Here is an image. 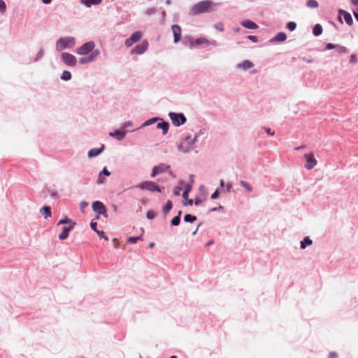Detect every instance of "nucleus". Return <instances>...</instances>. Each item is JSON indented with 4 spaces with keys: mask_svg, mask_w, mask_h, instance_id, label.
Instances as JSON below:
<instances>
[{
    "mask_svg": "<svg viewBox=\"0 0 358 358\" xmlns=\"http://www.w3.org/2000/svg\"><path fill=\"white\" fill-rule=\"evenodd\" d=\"M166 3H167V4H169V3H170V1H166Z\"/></svg>",
    "mask_w": 358,
    "mask_h": 358,
    "instance_id": "obj_61",
    "label": "nucleus"
},
{
    "mask_svg": "<svg viewBox=\"0 0 358 358\" xmlns=\"http://www.w3.org/2000/svg\"><path fill=\"white\" fill-rule=\"evenodd\" d=\"M201 203V200L199 199H196L195 201H194V204L196 206L199 205Z\"/></svg>",
    "mask_w": 358,
    "mask_h": 358,
    "instance_id": "obj_53",
    "label": "nucleus"
},
{
    "mask_svg": "<svg viewBox=\"0 0 358 358\" xmlns=\"http://www.w3.org/2000/svg\"><path fill=\"white\" fill-rule=\"evenodd\" d=\"M141 238V236H138V237H129L127 238V242H129V243H135L137 242L138 240H140Z\"/></svg>",
    "mask_w": 358,
    "mask_h": 358,
    "instance_id": "obj_38",
    "label": "nucleus"
},
{
    "mask_svg": "<svg viewBox=\"0 0 358 358\" xmlns=\"http://www.w3.org/2000/svg\"><path fill=\"white\" fill-rule=\"evenodd\" d=\"M303 157L306 161V164L305 165L306 169L310 170L317 165V162L315 159V156L313 153L305 154L303 155Z\"/></svg>",
    "mask_w": 358,
    "mask_h": 358,
    "instance_id": "obj_7",
    "label": "nucleus"
},
{
    "mask_svg": "<svg viewBox=\"0 0 358 358\" xmlns=\"http://www.w3.org/2000/svg\"><path fill=\"white\" fill-rule=\"evenodd\" d=\"M96 226H97V223L96 222H94V221H92L91 223H90V227L91 228L95 231L96 232V231H98L96 229Z\"/></svg>",
    "mask_w": 358,
    "mask_h": 358,
    "instance_id": "obj_43",
    "label": "nucleus"
},
{
    "mask_svg": "<svg viewBox=\"0 0 358 358\" xmlns=\"http://www.w3.org/2000/svg\"><path fill=\"white\" fill-rule=\"evenodd\" d=\"M141 358H142V357H141Z\"/></svg>",
    "mask_w": 358,
    "mask_h": 358,
    "instance_id": "obj_63",
    "label": "nucleus"
},
{
    "mask_svg": "<svg viewBox=\"0 0 358 358\" xmlns=\"http://www.w3.org/2000/svg\"><path fill=\"white\" fill-rule=\"evenodd\" d=\"M154 246H155V243H153V242L150 243L149 245V247L151 248H153Z\"/></svg>",
    "mask_w": 358,
    "mask_h": 358,
    "instance_id": "obj_57",
    "label": "nucleus"
},
{
    "mask_svg": "<svg viewBox=\"0 0 358 358\" xmlns=\"http://www.w3.org/2000/svg\"><path fill=\"white\" fill-rule=\"evenodd\" d=\"M287 35L284 32H280L271 40V41L282 42L285 41Z\"/></svg>",
    "mask_w": 358,
    "mask_h": 358,
    "instance_id": "obj_21",
    "label": "nucleus"
},
{
    "mask_svg": "<svg viewBox=\"0 0 358 358\" xmlns=\"http://www.w3.org/2000/svg\"><path fill=\"white\" fill-rule=\"evenodd\" d=\"M191 186H187L185 189V190L184 191L183 194H182V197L184 199H187L188 197V194H189V192L191 191Z\"/></svg>",
    "mask_w": 358,
    "mask_h": 358,
    "instance_id": "obj_35",
    "label": "nucleus"
},
{
    "mask_svg": "<svg viewBox=\"0 0 358 358\" xmlns=\"http://www.w3.org/2000/svg\"><path fill=\"white\" fill-rule=\"evenodd\" d=\"M182 141H185V143L192 146V145L194 144V143L195 141V138L194 139H192L190 136H187L185 138V139Z\"/></svg>",
    "mask_w": 358,
    "mask_h": 358,
    "instance_id": "obj_32",
    "label": "nucleus"
},
{
    "mask_svg": "<svg viewBox=\"0 0 358 358\" xmlns=\"http://www.w3.org/2000/svg\"><path fill=\"white\" fill-rule=\"evenodd\" d=\"M94 43L89 41L84 43L76 50L77 54L84 55V57L79 59L80 64H84L92 62L100 55L99 50H94Z\"/></svg>",
    "mask_w": 358,
    "mask_h": 358,
    "instance_id": "obj_1",
    "label": "nucleus"
},
{
    "mask_svg": "<svg viewBox=\"0 0 358 358\" xmlns=\"http://www.w3.org/2000/svg\"><path fill=\"white\" fill-rule=\"evenodd\" d=\"M266 132L270 135H274V131H271V129L268 128L266 129Z\"/></svg>",
    "mask_w": 358,
    "mask_h": 358,
    "instance_id": "obj_52",
    "label": "nucleus"
},
{
    "mask_svg": "<svg viewBox=\"0 0 358 358\" xmlns=\"http://www.w3.org/2000/svg\"><path fill=\"white\" fill-rule=\"evenodd\" d=\"M148 48V42L147 41H143L141 44L138 45L132 50L131 53L141 55L147 50Z\"/></svg>",
    "mask_w": 358,
    "mask_h": 358,
    "instance_id": "obj_10",
    "label": "nucleus"
},
{
    "mask_svg": "<svg viewBox=\"0 0 358 358\" xmlns=\"http://www.w3.org/2000/svg\"><path fill=\"white\" fill-rule=\"evenodd\" d=\"M41 212L44 215L45 218H48L51 216L50 208L48 206L43 207Z\"/></svg>",
    "mask_w": 358,
    "mask_h": 358,
    "instance_id": "obj_23",
    "label": "nucleus"
},
{
    "mask_svg": "<svg viewBox=\"0 0 358 358\" xmlns=\"http://www.w3.org/2000/svg\"><path fill=\"white\" fill-rule=\"evenodd\" d=\"M214 27H215L217 30H218V31H224V25H223V24H222V23H221V22H218V23L215 24L214 25Z\"/></svg>",
    "mask_w": 358,
    "mask_h": 358,
    "instance_id": "obj_36",
    "label": "nucleus"
},
{
    "mask_svg": "<svg viewBox=\"0 0 358 358\" xmlns=\"http://www.w3.org/2000/svg\"><path fill=\"white\" fill-rule=\"evenodd\" d=\"M196 220V217L194 215H192L190 214H187L184 217V220L187 222H193Z\"/></svg>",
    "mask_w": 358,
    "mask_h": 358,
    "instance_id": "obj_29",
    "label": "nucleus"
},
{
    "mask_svg": "<svg viewBox=\"0 0 358 358\" xmlns=\"http://www.w3.org/2000/svg\"><path fill=\"white\" fill-rule=\"evenodd\" d=\"M100 173H102L103 176H109L110 175V173L108 171V169L106 167L103 168V171Z\"/></svg>",
    "mask_w": 358,
    "mask_h": 358,
    "instance_id": "obj_44",
    "label": "nucleus"
},
{
    "mask_svg": "<svg viewBox=\"0 0 358 358\" xmlns=\"http://www.w3.org/2000/svg\"><path fill=\"white\" fill-rule=\"evenodd\" d=\"M354 15H355V17L356 18V20L358 21V13L355 12Z\"/></svg>",
    "mask_w": 358,
    "mask_h": 358,
    "instance_id": "obj_56",
    "label": "nucleus"
},
{
    "mask_svg": "<svg viewBox=\"0 0 358 358\" xmlns=\"http://www.w3.org/2000/svg\"><path fill=\"white\" fill-rule=\"evenodd\" d=\"M146 216H147L148 219L152 220V219H153L156 216V214L152 210H148L147 212Z\"/></svg>",
    "mask_w": 358,
    "mask_h": 358,
    "instance_id": "obj_37",
    "label": "nucleus"
},
{
    "mask_svg": "<svg viewBox=\"0 0 358 358\" xmlns=\"http://www.w3.org/2000/svg\"><path fill=\"white\" fill-rule=\"evenodd\" d=\"M64 224H69V226L63 227L62 232L59 235V238L60 240H65L66 238H67L69 231H71L73 229L74 226L76 225L75 222H73L72 220L67 218L62 219L59 220L58 222V225Z\"/></svg>",
    "mask_w": 358,
    "mask_h": 358,
    "instance_id": "obj_3",
    "label": "nucleus"
},
{
    "mask_svg": "<svg viewBox=\"0 0 358 358\" xmlns=\"http://www.w3.org/2000/svg\"><path fill=\"white\" fill-rule=\"evenodd\" d=\"M306 5L310 8H315L318 7V3L315 0H308Z\"/></svg>",
    "mask_w": 358,
    "mask_h": 358,
    "instance_id": "obj_28",
    "label": "nucleus"
},
{
    "mask_svg": "<svg viewBox=\"0 0 358 358\" xmlns=\"http://www.w3.org/2000/svg\"><path fill=\"white\" fill-rule=\"evenodd\" d=\"M170 358H177L176 356H171Z\"/></svg>",
    "mask_w": 358,
    "mask_h": 358,
    "instance_id": "obj_60",
    "label": "nucleus"
},
{
    "mask_svg": "<svg viewBox=\"0 0 358 358\" xmlns=\"http://www.w3.org/2000/svg\"><path fill=\"white\" fill-rule=\"evenodd\" d=\"M169 116L173 124L176 126H180V124H185L186 122V117L182 113H170Z\"/></svg>",
    "mask_w": 358,
    "mask_h": 358,
    "instance_id": "obj_6",
    "label": "nucleus"
},
{
    "mask_svg": "<svg viewBox=\"0 0 358 358\" xmlns=\"http://www.w3.org/2000/svg\"><path fill=\"white\" fill-rule=\"evenodd\" d=\"M172 206H173V204H172L171 201L169 200L166 202V206L163 208V213H164V215H166L169 213V212L171 210Z\"/></svg>",
    "mask_w": 358,
    "mask_h": 358,
    "instance_id": "obj_26",
    "label": "nucleus"
},
{
    "mask_svg": "<svg viewBox=\"0 0 358 358\" xmlns=\"http://www.w3.org/2000/svg\"><path fill=\"white\" fill-rule=\"evenodd\" d=\"M311 244H312V241L308 237H306L301 242V248L305 249L307 245H310Z\"/></svg>",
    "mask_w": 358,
    "mask_h": 358,
    "instance_id": "obj_25",
    "label": "nucleus"
},
{
    "mask_svg": "<svg viewBox=\"0 0 358 358\" xmlns=\"http://www.w3.org/2000/svg\"><path fill=\"white\" fill-rule=\"evenodd\" d=\"M104 145H102L101 148L99 149H91L88 152V157H94L97 155H99L103 150Z\"/></svg>",
    "mask_w": 358,
    "mask_h": 358,
    "instance_id": "obj_19",
    "label": "nucleus"
},
{
    "mask_svg": "<svg viewBox=\"0 0 358 358\" xmlns=\"http://www.w3.org/2000/svg\"><path fill=\"white\" fill-rule=\"evenodd\" d=\"M136 187L141 189H146L150 192H161L162 189L159 185L152 181H145L136 186Z\"/></svg>",
    "mask_w": 358,
    "mask_h": 358,
    "instance_id": "obj_5",
    "label": "nucleus"
},
{
    "mask_svg": "<svg viewBox=\"0 0 358 358\" xmlns=\"http://www.w3.org/2000/svg\"><path fill=\"white\" fill-rule=\"evenodd\" d=\"M142 37V32L140 31H135L132 34L130 38L125 41V45L127 47L131 46L134 43L138 42Z\"/></svg>",
    "mask_w": 358,
    "mask_h": 358,
    "instance_id": "obj_9",
    "label": "nucleus"
},
{
    "mask_svg": "<svg viewBox=\"0 0 358 358\" xmlns=\"http://www.w3.org/2000/svg\"><path fill=\"white\" fill-rule=\"evenodd\" d=\"M155 10L152 9L150 11H148V13H155Z\"/></svg>",
    "mask_w": 358,
    "mask_h": 358,
    "instance_id": "obj_58",
    "label": "nucleus"
},
{
    "mask_svg": "<svg viewBox=\"0 0 358 358\" xmlns=\"http://www.w3.org/2000/svg\"><path fill=\"white\" fill-rule=\"evenodd\" d=\"M126 132L116 130L114 132L110 133V136L116 138L117 140H122L125 136Z\"/></svg>",
    "mask_w": 358,
    "mask_h": 358,
    "instance_id": "obj_18",
    "label": "nucleus"
},
{
    "mask_svg": "<svg viewBox=\"0 0 358 358\" xmlns=\"http://www.w3.org/2000/svg\"><path fill=\"white\" fill-rule=\"evenodd\" d=\"M336 48V45H334L332 43H328L325 48L326 50H330L332 48Z\"/></svg>",
    "mask_w": 358,
    "mask_h": 358,
    "instance_id": "obj_45",
    "label": "nucleus"
},
{
    "mask_svg": "<svg viewBox=\"0 0 358 358\" xmlns=\"http://www.w3.org/2000/svg\"><path fill=\"white\" fill-rule=\"evenodd\" d=\"M96 234L101 238H103L106 241L108 240V237L104 235V232L103 231H96Z\"/></svg>",
    "mask_w": 358,
    "mask_h": 358,
    "instance_id": "obj_40",
    "label": "nucleus"
},
{
    "mask_svg": "<svg viewBox=\"0 0 358 358\" xmlns=\"http://www.w3.org/2000/svg\"><path fill=\"white\" fill-rule=\"evenodd\" d=\"M241 24L244 27H245L247 29H255L258 27L257 25L255 22H253L252 21H250L249 20L243 21L241 22Z\"/></svg>",
    "mask_w": 358,
    "mask_h": 358,
    "instance_id": "obj_16",
    "label": "nucleus"
},
{
    "mask_svg": "<svg viewBox=\"0 0 358 358\" xmlns=\"http://www.w3.org/2000/svg\"><path fill=\"white\" fill-rule=\"evenodd\" d=\"M343 17L345 22L348 24V25H352V23H353V20H352V17L351 16V15L345 11V10H339V15H338V20L342 22V20H341V17Z\"/></svg>",
    "mask_w": 358,
    "mask_h": 358,
    "instance_id": "obj_12",
    "label": "nucleus"
},
{
    "mask_svg": "<svg viewBox=\"0 0 358 358\" xmlns=\"http://www.w3.org/2000/svg\"><path fill=\"white\" fill-rule=\"evenodd\" d=\"M169 124L166 122H159L157 125V129H162L163 134H166L168 132Z\"/></svg>",
    "mask_w": 358,
    "mask_h": 358,
    "instance_id": "obj_20",
    "label": "nucleus"
},
{
    "mask_svg": "<svg viewBox=\"0 0 358 358\" xmlns=\"http://www.w3.org/2000/svg\"><path fill=\"white\" fill-rule=\"evenodd\" d=\"M336 50L340 53H345L347 52L346 48L341 45H336Z\"/></svg>",
    "mask_w": 358,
    "mask_h": 358,
    "instance_id": "obj_39",
    "label": "nucleus"
},
{
    "mask_svg": "<svg viewBox=\"0 0 358 358\" xmlns=\"http://www.w3.org/2000/svg\"><path fill=\"white\" fill-rule=\"evenodd\" d=\"M215 3L210 0H205L194 4L189 10V15H197L213 9Z\"/></svg>",
    "mask_w": 358,
    "mask_h": 358,
    "instance_id": "obj_2",
    "label": "nucleus"
},
{
    "mask_svg": "<svg viewBox=\"0 0 358 358\" xmlns=\"http://www.w3.org/2000/svg\"><path fill=\"white\" fill-rule=\"evenodd\" d=\"M337 354L334 352H330L329 355V358H336Z\"/></svg>",
    "mask_w": 358,
    "mask_h": 358,
    "instance_id": "obj_50",
    "label": "nucleus"
},
{
    "mask_svg": "<svg viewBox=\"0 0 358 358\" xmlns=\"http://www.w3.org/2000/svg\"><path fill=\"white\" fill-rule=\"evenodd\" d=\"M156 121V119H151L145 122L144 125H149Z\"/></svg>",
    "mask_w": 358,
    "mask_h": 358,
    "instance_id": "obj_49",
    "label": "nucleus"
},
{
    "mask_svg": "<svg viewBox=\"0 0 358 358\" xmlns=\"http://www.w3.org/2000/svg\"><path fill=\"white\" fill-rule=\"evenodd\" d=\"M167 168H169V166H166L164 164L154 166L152 171L151 177L154 178L157 174L164 172Z\"/></svg>",
    "mask_w": 358,
    "mask_h": 358,
    "instance_id": "obj_14",
    "label": "nucleus"
},
{
    "mask_svg": "<svg viewBox=\"0 0 358 358\" xmlns=\"http://www.w3.org/2000/svg\"><path fill=\"white\" fill-rule=\"evenodd\" d=\"M62 59L66 65L74 66L76 64V58L71 54L64 52L62 54Z\"/></svg>",
    "mask_w": 358,
    "mask_h": 358,
    "instance_id": "obj_8",
    "label": "nucleus"
},
{
    "mask_svg": "<svg viewBox=\"0 0 358 358\" xmlns=\"http://www.w3.org/2000/svg\"><path fill=\"white\" fill-rule=\"evenodd\" d=\"M92 208L94 211L100 214V215H106V209L103 203L101 201H96L92 203Z\"/></svg>",
    "mask_w": 358,
    "mask_h": 358,
    "instance_id": "obj_11",
    "label": "nucleus"
},
{
    "mask_svg": "<svg viewBox=\"0 0 358 358\" xmlns=\"http://www.w3.org/2000/svg\"><path fill=\"white\" fill-rule=\"evenodd\" d=\"M103 182H104L103 176L102 175V173H99V178H98V180H97V183L98 184H103Z\"/></svg>",
    "mask_w": 358,
    "mask_h": 358,
    "instance_id": "obj_42",
    "label": "nucleus"
},
{
    "mask_svg": "<svg viewBox=\"0 0 358 358\" xmlns=\"http://www.w3.org/2000/svg\"><path fill=\"white\" fill-rule=\"evenodd\" d=\"M181 213V211H179L178 215L172 219L171 224L173 226H178L180 224Z\"/></svg>",
    "mask_w": 358,
    "mask_h": 358,
    "instance_id": "obj_27",
    "label": "nucleus"
},
{
    "mask_svg": "<svg viewBox=\"0 0 358 358\" xmlns=\"http://www.w3.org/2000/svg\"><path fill=\"white\" fill-rule=\"evenodd\" d=\"M51 194H52V196H55L57 195V193L56 192H52Z\"/></svg>",
    "mask_w": 358,
    "mask_h": 358,
    "instance_id": "obj_59",
    "label": "nucleus"
},
{
    "mask_svg": "<svg viewBox=\"0 0 358 358\" xmlns=\"http://www.w3.org/2000/svg\"><path fill=\"white\" fill-rule=\"evenodd\" d=\"M193 147L190 145H187L185 143V141H181V143L178 145V150L180 152L187 153L192 150Z\"/></svg>",
    "mask_w": 358,
    "mask_h": 358,
    "instance_id": "obj_15",
    "label": "nucleus"
},
{
    "mask_svg": "<svg viewBox=\"0 0 358 358\" xmlns=\"http://www.w3.org/2000/svg\"><path fill=\"white\" fill-rule=\"evenodd\" d=\"M6 10V5L3 0H0V12L3 14Z\"/></svg>",
    "mask_w": 358,
    "mask_h": 358,
    "instance_id": "obj_33",
    "label": "nucleus"
},
{
    "mask_svg": "<svg viewBox=\"0 0 358 358\" xmlns=\"http://www.w3.org/2000/svg\"><path fill=\"white\" fill-rule=\"evenodd\" d=\"M313 32L315 36H319L322 34V27L320 24H317L314 26L313 27Z\"/></svg>",
    "mask_w": 358,
    "mask_h": 358,
    "instance_id": "obj_24",
    "label": "nucleus"
},
{
    "mask_svg": "<svg viewBox=\"0 0 358 358\" xmlns=\"http://www.w3.org/2000/svg\"><path fill=\"white\" fill-rule=\"evenodd\" d=\"M43 2L45 4L50 3L52 0H42Z\"/></svg>",
    "mask_w": 358,
    "mask_h": 358,
    "instance_id": "obj_54",
    "label": "nucleus"
},
{
    "mask_svg": "<svg viewBox=\"0 0 358 358\" xmlns=\"http://www.w3.org/2000/svg\"><path fill=\"white\" fill-rule=\"evenodd\" d=\"M180 187H176L174 190V194L178 196L180 194Z\"/></svg>",
    "mask_w": 358,
    "mask_h": 358,
    "instance_id": "obj_51",
    "label": "nucleus"
},
{
    "mask_svg": "<svg viewBox=\"0 0 358 358\" xmlns=\"http://www.w3.org/2000/svg\"><path fill=\"white\" fill-rule=\"evenodd\" d=\"M221 185H223V180H221Z\"/></svg>",
    "mask_w": 358,
    "mask_h": 358,
    "instance_id": "obj_62",
    "label": "nucleus"
},
{
    "mask_svg": "<svg viewBox=\"0 0 358 358\" xmlns=\"http://www.w3.org/2000/svg\"><path fill=\"white\" fill-rule=\"evenodd\" d=\"M248 39H250V41H252L253 42H257V38L255 36H248Z\"/></svg>",
    "mask_w": 358,
    "mask_h": 358,
    "instance_id": "obj_48",
    "label": "nucleus"
},
{
    "mask_svg": "<svg viewBox=\"0 0 358 358\" xmlns=\"http://www.w3.org/2000/svg\"><path fill=\"white\" fill-rule=\"evenodd\" d=\"M171 29L174 36V43H178L181 39V28L179 25H172Z\"/></svg>",
    "mask_w": 358,
    "mask_h": 358,
    "instance_id": "obj_13",
    "label": "nucleus"
},
{
    "mask_svg": "<svg viewBox=\"0 0 358 358\" xmlns=\"http://www.w3.org/2000/svg\"><path fill=\"white\" fill-rule=\"evenodd\" d=\"M192 203H193V200H192V199H190V200H189V201H188V202H187V204L192 206Z\"/></svg>",
    "mask_w": 358,
    "mask_h": 358,
    "instance_id": "obj_55",
    "label": "nucleus"
},
{
    "mask_svg": "<svg viewBox=\"0 0 358 358\" xmlns=\"http://www.w3.org/2000/svg\"><path fill=\"white\" fill-rule=\"evenodd\" d=\"M350 62H352V63L357 62V57H356V55L355 54H352L350 56Z\"/></svg>",
    "mask_w": 358,
    "mask_h": 358,
    "instance_id": "obj_46",
    "label": "nucleus"
},
{
    "mask_svg": "<svg viewBox=\"0 0 358 358\" xmlns=\"http://www.w3.org/2000/svg\"><path fill=\"white\" fill-rule=\"evenodd\" d=\"M296 27V24L294 22H289L287 24V28L290 31H294Z\"/></svg>",
    "mask_w": 358,
    "mask_h": 358,
    "instance_id": "obj_34",
    "label": "nucleus"
},
{
    "mask_svg": "<svg viewBox=\"0 0 358 358\" xmlns=\"http://www.w3.org/2000/svg\"><path fill=\"white\" fill-rule=\"evenodd\" d=\"M88 206V203L87 202H85V201H82L80 203V210L82 211H84L85 208L86 207H87Z\"/></svg>",
    "mask_w": 358,
    "mask_h": 358,
    "instance_id": "obj_41",
    "label": "nucleus"
},
{
    "mask_svg": "<svg viewBox=\"0 0 358 358\" xmlns=\"http://www.w3.org/2000/svg\"><path fill=\"white\" fill-rule=\"evenodd\" d=\"M76 41L73 37L60 38L56 43V49L57 51H62L66 48H72L75 45Z\"/></svg>",
    "mask_w": 358,
    "mask_h": 358,
    "instance_id": "obj_4",
    "label": "nucleus"
},
{
    "mask_svg": "<svg viewBox=\"0 0 358 358\" xmlns=\"http://www.w3.org/2000/svg\"><path fill=\"white\" fill-rule=\"evenodd\" d=\"M218 195H219V193H218V191H215L212 195H211V199H215L218 197Z\"/></svg>",
    "mask_w": 358,
    "mask_h": 358,
    "instance_id": "obj_47",
    "label": "nucleus"
},
{
    "mask_svg": "<svg viewBox=\"0 0 358 358\" xmlns=\"http://www.w3.org/2000/svg\"><path fill=\"white\" fill-rule=\"evenodd\" d=\"M241 185L245 187L248 192H251L252 190V187L250 185L249 183H248L247 182L244 181V180H241L240 182Z\"/></svg>",
    "mask_w": 358,
    "mask_h": 358,
    "instance_id": "obj_31",
    "label": "nucleus"
},
{
    "mask_svg": "<svg viewBox=\"0 0 358 358\" xmlns=\"http://www.w3.org/2000/svg\"><path fill=\"white\" fill-rule=\"evenodd\" d=\"M71 78V74L68 71H64L62 73L61 78L64 80H69Z\"/></svg>",
    "mask_w": 358,
    "mask_h": 358,
    "instance_id": "obj_30",
    "label": "nucleus"
},
{
    "mask_svg": "<svg viewBox=\"0 0 358 358\" xmlns=\"http://www.w3.org/2000/svg\"><path fill=\"white\" fill-rule=\"evenodd\" d=\"M101 1L102 0H81V2L87 7H90L92 5L100 4Z\"/></svg>",
    "mask_w": 358,
    "mask_h": 358,
    "instance_id": "obj_22",
    "label": "nucleus"
},
{
    "mask_svg": "<svg viewBox=\"0 0 358 358\" xmlns=\"http://www.w3.org/2000/svg\"><path fill=\"white\" fill-rule=\"evenodd\" d=\"M253 66V64L252 62L249 60H245L242 63L238 64L237 67L239 69H243L244 70L249 69Z\"/></svg>",
    "mask_w": 358,
    "mask_h": 358,
    "instance_id": "obj_17",
    "label": "nucleus"
}]
</instances>
